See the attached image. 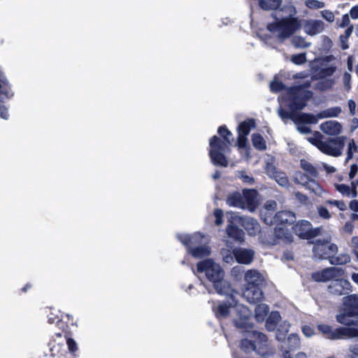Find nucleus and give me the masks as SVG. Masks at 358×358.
I'll list each match as a JSON object with an SVG mask.
<instances>
[{
  "label": "nucleus",
  "mask_w": 358,
  "mask_h": 358,
  "mask_svg": "<svg viewBox=\"0 0 358 358\" xmlns=\"http://www.w3.org/2000/svg\"><path fill=\"white\" fill-rule=\"evenodd\" d=\"M255 126L253 120H248L241 122L238 127V133L248 136L251 129Z\"/></svg>",
  "instance_id": "c85d7f7f"
},
{
  "label": "nucleus",
  "mask_w": 358,
  "mask_h": 358,
  "mask_svg": "<svg viewBox=\"0 0 358 358\" xmlns=\"http://www.w3.org/2000/svg\"><path fill=\"white\" fill-rule=\"evenodd\" d=\"M305 5L310 9H320L325 6V3L318 0H306Z\"/></svg>",
  "instance_id": "ea45409f"
},
{
  "label": "nucleus",
  "mask_w": 358,
  "mask_h": 358,
  "mask_svg": "<svg viewBox=\"0 0 358 358\" xmlns=\"http://www.w3.org/2000/svg\"><path fill=\"white\" fill-rule=\"evenodd\" d=\"M280 320V315L278 312H272L266 322V327L268 330L272 331L275 329L277 326L278 322Z\"/></svg>",
  "instance_id": "cd10ccee"
},
{
  "label": "nucleus",
  "mask_w": 358,
  "mask_h": 358,
  "mask_svg": "<svg viewBox=\"0 0 358 358\" xmlns=\"http://www.w3.org/2000/svg\"><path fill=\"white\" fill-rule=\"evenodd\" d=\"M350 17L355 20L358 18V6H354L350 11Z\"/></svg>",
  "instance_id": "338daca9"
},
{
  "label": "nucleus",
  "mask_w": 358,
  "mask_h": 358,
  "mask_svg": "<svg viewBox=\"0 0 358 358\" xmlns=\"http://www.w3.org/2000/svg\"><path fill=\"white\" fill-rule=\"evenodd\" d=\"M355 316L357 315H349L347 311L343 310V313L336 315V319L338 323L347 326L346 327H352L355 318L352 317Z\"/></svg>",
  "instance_id": "b1692460"
},
{
  "label": "nucleus",
  "mask_w": 358,
  "mask_h": 358,
  "mask_svg": "<svg viewBox=\"0 0 358 358\" xmlns=\"http://www.w3.org/2000/svg\"><path fill=\"white\" fill-rule=\"evenodd\" d=\"M350 24V20L348 14H345L342 16L341 22L338 24L340 27H349Z\"/></svg>",
  "instance_id": "4d7b16f0"
},
{
  "label": "nucleus",
  "mask_w": 358,
  "mask_h": 358,
  "mask_svg": "<svg viewBox=\"0 0 358 358\" xmlns=\"http://www.w3.org/2000/svg\"><path fill=\"white\" fill-rule=\"evenodd\" d=\"M227 217L229 222H240L244 229L250 236H255L260 231V225L258 222L252 217H242L236 213H227Z\"/></svg>",
  "instance_id": "9b49d317"
},
{
  "label": "nucleus",
  "mask_w": 358,
  "mask_h": 358,
  "mask_svg": "<svg viewBox=\"0 0 358 358\" xmlns=\"http://www.w3.org/2000/svg\"><path fill=\"white\" fill-rule=\"evenodd\" d=\"M317 329L326 338L331 340L353 338L358 336V329L353 328L343 327L333 329L328 324H318Z\"/></svg>",
  "instance_id": "9d476101"
},
{
  "label": "nucleus",
  "mask_w": 358,
  "mask_h": 358,
  "mask_svg": "<svg viewBox=\"0 0 358 358\" xmlns=\"http://www.w3.org/2000/svg\"><path fill=\"white\" fill-rule=\"evenodd\" d=\"M218 133L222 138L214 136L210 139L209 155L215 165L226 167L228 165L226 155L230 151L233 135L224 126L219 127Z\"/></svg>",
  "instance_id": "39448f33"
},
{
  "label": "nucleus",
  "mask_w": 358,
  "mask_h": 358,
  "mask_svg": "<svg viewBox=\"0 0 358 358\" xmlns=\"http://www.w3.org/2000/svg\"><path fill=\"white\" fill-rule=\"evenodd\" d=\"M350 80L351 76L349 73L345 72L343 74V81L344 84V87L348 91L350 89Z\"/></svg>",
  "instance_id": "5fc2aeb1"
},
{
  "label": "nucleus",
  "mask_w": 358,
  "mask_h": 358,
  "mask_svg": "<svg viewBox=\"0 0 358 358\" xmlns=\"http://www.w3.org/2000/svg\"><path fill=\"white\" fill-rule=\"evenodd\" d=\"M320 129L329 136H338L342 132L341 124L335 120H329L322 123Z\"/></svg>",
  "instance_id": "aec40b11"
},
{
  "label": "nucleus",
  "mask_w": 358,
  "mask_h": 358,
  "mask_svg": "<svg viewBox=\"0 0 358 358\" xmlns=\"http://www.w3.org/2000/svg\"><path fill=\"white\" fill-rule=\"evenodd\" d=\"M330 263L332 264L343 265L350 261V257L347 254H340L337 257L331 255L329 257Z\"/></svg>",
  "instance_id": "2f4dec72"
},
{
  "label": "nucleus",
  "mask_w": 358,
  "mask_h": 358,
  "mask_svg": "<svg viewBox=\"0 0 358 358\" xmlns=\"http://www.w3.org/2000/svg\"><path fill=\"white\" fill-rule=\"evenodd\" d=\"M303 334L306 337H311L315 334V330L313 327L305 325L302 328Z\"/></svg>",
  "instance_id": "6e6d98bb"
},
{
  "label": "nucleus",
  "mask_w": 358,
  "mask_h": 358,
  "mask_svg": "<svg viewBox=\"0 0 358 358\" xmlns=\"http://www.w3.org/2000/svg\"><path fill=\"white\" fill-rule=\"evenodd\" d=\"M261 217L265 224L272 225L275 224V216L273 215V212L262 211L261 212Z\"/></svg>",
  "instance_id": "58836bf2"
},
{
  "label": "nucleus",
  "mask_w": 358,
  "mask_h": 358,
  "mask_svg": "<svg viewBox=\"0 0 358 358\" xmlns=\"http://www.w3.org/2000/svg\"><path fill=\"white\" fill-rule=\"evenodd\" d=\"M310 85V81L306 80L302 85L285 90L279 98L278 115L285 122L292 120L298 124L297 130L301 134H308L310 129L300 123L316 124L320 119L337 117L341 113V108L336 106L325 109L317 115L296 113L295 111L303 109L312 96V92L307 90Z\"/></svg>",
  "instance_id": "f257e3e1"
},
{
  "label": "nucleus",
  "mask_w": 358,
  "mask_h": 358,
  "mask_svg": "<svg viewBox=\"0 0 358 358\" xmlns=\"http://www.w3.org/2000/svg\"><path fill=\"white\" fill-rule=\"evenodd\" d=\"M237 177L240 178L243 182L252 184L254 182V179L252 176L248 175L244 171H239L237 173Z\"/></svg>",
  "instance_id": "49530a36"
},
{
  "label": "nucleus",
  "mask_w": 358,
  "mask_h": 358,
  "mask_svg": "<svg viewBox=\"0 0 358 358\" xmlns=\"http://www.w3.org/2000/svg\"><path fill=\"white\" fill-rule=\"evenodd\" d=\"M234 255L237 262L250 264L253 260L254 252L252 250L239 248L234 250Z\"/></svg>",
  "instance_id": "412c9836"
},
{
  "label": "nucleus",
  "mask_w": 358,
  "mask_h": 358,
  "mask_svg": "<svg viewBox=\"0 0 358 358\" xmlns=\"http://www.w3.org/2000/svg\"><path fill=\"white\" fill-rule=\"evenodd\" d=\"M327 204L333 205L338 208L340 210L344 211L347 209V206L345 203L342 201H338V200H334V199H329L326 201Z\"/></svg>",
  "instance_id": "79ce46f5"
},
{
  "label": "nucleus",
  "mask_w": 358,
  "mask_h": 358,
  "mask_svg": "<svg viewBox=\"0 0 358 358\" xmlns=\"http://www.w3.org/2000/svg\"><path fill=\"white\" fill-rule=\"evenodd\" d=\"M214 215L215 217V224L217 226L221 225L223 223V220H222L223 213H222V211L220 209H216L214 212Z\"/></svg>",
  "instance_id": "864d4df0"
},
{
  "label": "nucleus",
  "mask_w": 358,
  "mask_h": 358,
  "mask_svg": "<svg viewBox=\"0 0 358 358\" xmlns=\"http://www.w3.org/2000/svg\"><path fill=\"white\" fill-rule=\"evenodd\" d=\"M347 138L341 136L324 139L319 131L307 137V141L315 145L322 153L338 157L342 155Z\"/></svg>",
  "instance_id": "423d86ee"
},
{
  "label": "nucleus",
  "mask_w": 358,
  "mask_h": 358,
  "mask_svg": "<svg viewBox=\"0 0 358 358\" xmlns=\"http://www.w3.org/2000/svg\"><path fill=\"white\" fill-rule=\"evenodd\" d=\"M282 10L287 13L288 16L275 19L267 25V29L281 41L293 35L302 25L304 32L311 36L321 34L325 29L324 22L320 20H306L301 24L300 20L294 17L296 10L290 2L283 5Z\"/></svg>",
  "instance_id": "7ed1b4c3"
},
{
  "label": "nucleus",
  "mask_w": 358,
  "mask_h": 358,
  "mask_svg": "<svg viewBox=\"0 0 358 358\" xmlns=\"http://www.w3.org/2000/svg\"><path fill=\"white\" fill-rule=\"evenodd\" d=\"M247 136H248L238 134L237 145L239 148H244L246 147L248 143Z\"/></svg>",
  "instance_id": "603ef678"
},
{
  "label": "nucleus",
  "mask_w": 358,
  "mask_h": 358,
  "mask_svg": "<svg viewBox=\"0 0 358 358\" xmlns=\"http://www.w3.org/2000/svg\"><path fill=\"white\" fill-rule=\"evenodd\" d=\"M348 108L350 115H354L355 114L356 103L353 100L350 99L348 101Z\"/></svg>",
  "instance_id": "e2e57ef3"
},
{
  "label": "nucleus",
  "mask_w": 358,
  "mask_h": 358,
  "mask_svg": "<svg viewBox=\"0 0 358 358\" xmlns=\"http://www.w3.org/2000/svg\"><path fill=\"white\" fill-rule=\"evenodd\" d=\"M290 324L287 322L284 321L279 328H278L276 331V338L278 341H284L285 338V335L289 330Z\"/></svg>",
  "instance_id": "72a5a7b5"
},
{
  "label": "nucleus",
  "mask_w": 358,
  "mask_h": 358,
  "mask_svg": "<svg viewBox=\"0 0 358 358\" xmlns=\"http://www.w3.org/2000/svg\"><path fill=\"white\" fill-rule=\"evenodd\" d=\"M336 69L333 66H329L322 70V73L323 76H331L335 72Z\"/></svg>",
  "instance_id": "052dcab7"
},
{
  "label": "nucleus",
  "mask_w": 358,
  "mask_h": 358,
  "mask_svg": "<svg viewBox=\"0 0 358 358\" xmlns=\"http://www.w3.org/2000/svg\"><path fill=\"white\" fill-rule=\"evenodd\" d=\"M243 192V207L242 209L253 211L258 205L257 192L255 189H245Z\"/></svg>",
  "instance_id": "a211bd4d"
},
{
  "label": "nucleus",
  "mask_w": 358,
  "mask_h": 358,
  "mask_svg": "<svg viewBox=\"0 0 358 358\" xmlns=\"http://www.w3.org/2000/svg\"><path fill=\"white\" fill-rule=\"evenodd\" d=\"M291 61L296 65L303 64L306 62V53L294 55L292 57Z\"/></svg>",
  "instance_id": "37998d69"
},
{
  "label": "nucleus",
  "mask_w": 358,
  "mask_h": 358,
  "mask_svg": "<svg viewBox=\"0 0 358 358\" xmlns=\"http://www.w3.org/2000/svg\"><path fill=\"white\" fill-rule=\"evenodd\" d=\"M295 234L300 238L308 239L315 237L322 234V228H312V224L307 220H301L298 222L294 227Z\"/></svg>",
  "instance_id": "ddd939ff"
},
{
  "label": "nucleus",
  "mask_w": 358,
  "mask_h": 358,
  "mask_svg": "<svg viewBox=\"0 0 358 358\" xmlns=\"http://www.w3.org/2000/svg\"><path fill=\"white\" fill-rule=\"evenodd\" d=\"M348 349L349 351L354 355V357L358 356V343L353 345H350Z\"/></svg>",
  "instance_id": "0e129e2a"
},
{
  "label": "nucleus",
  "mask_w": 358,
  "mask_h": 358,
  "mask_svg": "<svg viewBox=\"0 0 358 358\" xmlns=\"http://www.w3.org/2000/svg\"><path fill=\"white\" fill-rule=\"evenodd\" d=\"M269 308L266 304L261 303L255 308V317L257 321L262 322L267 316Z\"/></svg>",
  "instance_id": "bb28decb"
},
{
  "label": "nucleus",
  "mask_w": 358,
  "mask_h": 358,
  "mask_svg": "<svg viewBox=\"0 0 358 358\" xmlns=\"http://www.w3.org/2000/svg\"><path fill=\"white\" fill-rule=\"evenodd\" d=\"M243 192H235L228 195L227 203L229 206L242 208L243 207Z\"/></svg>",
  "instance_id": "4be33fe9"
},
{
  "label": "nucleus",
  "mask_w": 358,
  "mask_h": 358,
  "mask_svg": "<svg viewBox=\"0 0 358 358\" xmlns=\"http://www.w3.org/2000/svg\"><path fill=\"white\" fill-rule=\"evenodd\" d=\"M282 3V0H259V7L265 10H275Z\"/></svg>",
  "instance_id": "a878e982"
},
{
  "label": "nucleus",
  "mask_w": 358,
  "mask_h": 358,
  "mask_svg": "<svg viewBox=\"0 0 358 358\" xmlns=\"http://www.w3.org/2000/svg\"><path fill=\"white\" fill-rule=\"evenodd\" d=\"M350 208L355 211L358 212V201L357 200H352L350 202L349 204Z\"/></svg>",
  "instance_id": "774afa93"
},
{
  "label": "nucleus",
  "mask_w": 358,
  "mask_h": 358,
  "mask_svg": "<svg viewBox=\"0 0 358 358\" xmlns=\"http://www.w3.org/2000/svg\"><path fill=\"white\" fill-rule=\"evenodd\" d=\"M252 142L253 146L257 150H264L266 148V143L265 140L259 134H252Z\"/></svg>",
  "instance_id": "c756f323"
},
{
  "label": "nucleus",
  "mask_w": 358,
  "mask_h": 358,
  "mask_svg": "<svg viewBox=\"0 0 358 358\" xmlns=\"http://www.w3.org/2000/svg\"><path fill=\"white\" fill-rule=\"evenodd\" d=\"M321 16L327 22L331 23L335 20L334 14L329 10H324L320 12Z\"/></svg>",
  "instance_id": "de8ad7c7"
},
{
  "label": "nucleus",
  "mask_w": 358,
  "mask_h": 358,
  "mask_svg": "<svg viewBox=\"0 0 358 358\" xmlns=\"http://www.w3.org/2000/svg\"><path fill=\"white\" fill-rule=\"evenodd\" d=\"M288 347L291 350H295L299 348L301 342L300 338L296 334H291L287 338Z\"/></svg>",
  "instance_id": "f704fd0d"
},
{
  "label": "nucleus",
  "mask_w": 358,
  "mask_h": 358,
  "mask_svg": "<svg viewBox=\"0 0 358 358\" xmlns=\"http://www.w3.org/2000/svg\"><path fill=\"white\" fill-rule=\"evenodd\" d=\"M292 44L298 48H306L310 45V43L301 36H294L291 39Z\"/></svg>",
  "instance_id": "473e14b6"
},
{
  "label": "nucleus",
  "mask_w": 358,
  "mask_h": 358,
  "mask_svg": "<svg viewBox=\"0 0 358 358\" xmlns=\"http://www.w3.org/2000/svg\"><path fill=\"white\" fill-rule=\"evenodd\" d=\"M317 213L319 216L325 220H329L331 217V213L329 212V210L327 209V208L323 206H319L317 208Z\"/></svg>",
  "instance_id": "a18cd8bd"
},
{
  "label": "nucleus",
  "mask_w": 358,
  "mask_h": 358,
  "mask_svg": "<svg viewBox=\"0 0 358 358\" xmlns=\"http://www.w3.org/2000/svg\"><path fill=\"white\" fill-rule=\"evenodd\" d=\"M277 207V203L274 201H268L265 203L262 211L273 212Z\"/></svg>",
  "instance_id": "3c124183"
},
{
  "label": "nucleus",
  "mask_w": 358,
  "mask_h": 358,
  "mask_svg": "<svg viewBox=\"0 0 358 358\" xmlns=\"http://www.w3.org/2000/svg\"><path fill=\"white\" fill-rule=\"evenodd\" d=\"M66 344L70 352H75L78 350L77 343L71 338H66Z\"/></svg>",
  "instance_id": "8fccbe9b"
},
{
  "label": "nucleus",
  "mask_w": 358,
  "mask_h": 358,
  "mask_svg": "<svg viewBox=\"0 0 358 358\" xmlns=\"http://www.w3.org/2000/svg\"><path fill=\"white\" fill-rule=\"evenodd\" d=\"M352 31H353V26L350 25L347 28V29L345 31V35L341 36V40H343V38L348 39L350 37V36L352 34Z\"/></svg>",
  "instance_id": "69168bd1"
},
{
  "label": "nucleus",
  "mask_w": 358,
  "mask_h": 358,
  "mask_svg": "<svg viewBox=\"0 0 358 358\" xmlns=\"http://www.w3.org/2000/svg\"><path fill=\"white\" fill-rule=\"evenodd\" d=\"M335 187L336 190L343 196L351 198H356L358 195L357 190L352 189L349 185L345 184H337L335 185Z\"/></svg>",
  "instance_id": "393cba45"
},
{
  "label": "nucleus",
  "mask_w": 358,
  "mask_h": 358,
  "mask_svg": "<svg viewBox=\"0 0 358 358\" xmlns=\"http://www.w3.org/2000/svg\"><path fill=\"white\" fill-rule=\"evenodd\" d=\"M223 261L226 263H231L234 262V259L235 258L234 252H231L228 250H223L222 252Z\"/></svg>",
  "instance_id": "09e8293b"
},
{
  "label": "nucleus",
  "mask_w": 358,
  "mask_h": 358,
  "mask_svg": "<svg viewBox=\"0 0 358 358\" xmlns=\"http://www.w3.org/2000/svg\"><path fill=\"white\" fill-rule=\"evenodd\" d=\"M246 282L243 296L250 303L259 302L263 297L260 287L265 282L266 276L256 269H248L244 275Z\"/></svg>",
  "instance_id": "0eeeda50"
},
{
  "label": "nucleus",
  "mask_w": 358,
  "mask_h": 358,
  "mask_svg": "<svg viewBox=\"0 0 358 358\" xmlns=\"http://www.w3.org/2000/svg\"><path fill=\"white\" fill-rule=\"evenodd\" d=\"M295 196L301 203L304 204L307 203L308 199L305 194L297 192L295 193Z\"/></svg>",
  "instance_id": "13d9d810"
},
{
  "label": "nucleus",
  "mask_w": 358,
  "mask_h": 358,
  "mask_svg": "<svg viewBox=\"0 0 358 358\" xmlns=\"http://www.w3.org/2000/svg\"><path fill=\"white\" fill-rule=\"evenodd\" d=\"M62 346L59 344L53 345L50 347V351L51 352V355L55 357L56 356L60 351Z\"/></svg>",
  "instance_id": "bf43d9fd"
},
{
  "label": "nucleus",
  "mask_w": 358,
  "mask_h": 358,
  "mask_svg": "<svg viewBox=\"0 0 358 358\" xmlns=\"http://www.w3.org/2000/svg\"><path fill=\"white\" fill-rule=\"evenodd\" d=\"M283 84L281 82L277 80L276 78H274V80L270 84V90L272 92H277L283 90Z\"/></svg>",
  "instance_id": "c03bdc74"
},
{
  "label": "nucleus",
  "mask_w": 358,
  "mask_h": 358,
  "mask_svg": "<svg viewBox=\"0 0 358 358\" xmlns=\"http://www.w3.org/2000/svg\"><path fill=\"white\" fill-rule=\"evenodd\" d=\"M13 96V93L8 85L6 79L0 71V101L9 99ZM0 117L7 120L8 117V109L3 105L0 103Z\"/></svg>",
  "instance_id": "dca6fc26"
},
{
  "label": "nucleus",
  "mask_w": 358,
  "mask_h": 358,
  "mask_svg": "<svg viewBox=\"0 0 358 358\" xmlns=\"http://www.w3.org/2000/svg\"><path fill=\"white\" fill-rule=\"evenodd\" d=\"M177 238L194 257L200 259L210 255V249L207 245L208 240L200 233H195L191 236L178 234Z\"/></svg>",
  "instance_id": "6e6552de"
},
{
  "label": "nucleus",
  "mask_w": 358,
  "mask_h": 358,
  "mask_svg": "<svg viewBox=\"0 0 358 358\" xmlns=\"http://www.w3.org/2000/svg\"><path fill=\"white\" fill-rule=\"evenodd\" d=\"M294 181L306 187L307 189L318 196H322L324 192L322 188L313 180V178L310 177L307 173H303L301 171L295 173Z\"/></svg>",
  "instance_id": "4468645a"
},
{
  "label": "nucleus",
  "mask_w": 358,
  "mask_h": 358,
  "mask_svg": "<svg viewBox=\"0 0 358 358\" xmlns=\"http://www.w3.org/2000/svg\"><path fill=\"white\" fill-rule=\"evenodd\" d=\"M357 150V146L355 143L353 139L349 141L348 143V150H347V157L345 159V162H348L351 159H352L354 153Z\"/></svg>",
  "instance_id": "4c0bfd02"
},
{
  "label": "nucleus",
  "mask_w": 358,
  "mask_h": 358,
  "mask_svg": "<svg viewBox=\"0 0 358 358\" xmlns=\"http://www.w3.org/2000/svg\"><path fill=\"white\" fill-rule=\"evenodd\" d=\"M295 219L296 217L294 213L289 210H282L276 213L275 215V220L276 221L275 224H277V227L275 228L274 231L275 236L286 242L292 241V234L286 229L280 226L284 224H292L294 222Z\"/></svg>",
  "instance_id": "1a4fd4ad"
},
{
  "label": "nucleus",
  "mask_w": 358,
  "mask_h": 358,
  "mask_svg": "<svg viewBox=\"0 0 358 358\" xmlns=\"http://www.w3.org/2000/svg\"><path fill=\"white\" fill-rule=\"evenodd\" d=\"M237 224H240V222H229L227 232L229 237L234 238L236 241H241L243 239L244 234L241 229H238L236 226Z\"/></svg>",
  "instance_id": "5701e85b"
},
{
  "label": "nucleus",
  "mask_w": 358,
  "mask_h": 358,
  "mask_svg": "<svg viewBox=\"0 0 358 358\" xmlns=\"http://www.w3.org/2000/svg\"><path fill=\"white\" fill-rule=\"evenodd\" d=\"M343 310L349 315H358V294H350L343 298Z\"/></svg>",
  "instance_id": "6ab92c4d"
},
{
  "label": "nucleus",
  "mask_w": 358,
  "mask_h": 358,
  "mask_svg": "<svg viewBox=\"0 0 358 358\" xmlns=\"http://www.w3.org/2000/svg\"><path fill=\"white\" fill-rule=\"evenodd\" d=\"M343 273L344 271L341 268L330 267L321 271L313 273L312 278L317 282H326L341 278Z\"/></svg>",
  "instance_id": "2eb2a0df"
},
{
  "label": "nucleus",
  "mask_w": 358,
  "mask_h": 358,
  "mask_svg": "<svg viewBox=\"0 0 358 358\" xmlns=\"http://www.w3.org/2000/svg\"><path fill=\"white\" fill-rule=\"evenodd\" d=\"M273 178L282 187H287L289 186L288 178L286 173L283 172L278 171Z\"/></svg>",
  "instance_id": "c9c22d12"
},
{
  "label": "nucleus",
  "mask_w": 358,
  "mask_h": 358,
  "mask_svg": "<svg viewBox=\"0 0 358 358\" xmlns=\"http://www.w3.org/2000/svg\"><path fill=\"white\" fill-rule=\"evenodd\" d=\"M196 273H203L206 278L213 283L216 292L220 295H232L234 289L230 283L224 279V272L220 265L213 259L200 261L196 264Z\"/></svg>",
  "instance_id": "20e7f679"
},
{
  "label": "nucleus",
  "mask_w": 358,
  "mask_h": 358,
  "mask_svg": "<svg viewBox=\"0 0 358 358\" xmlns=\"http://www.w3.org/2000/svg\"><path fill=\"white\" fill-rule=\"evenodd\" d=\"M334 81L333 79L328 78L320 81L317 84V88L320 90H325L333 87Z\"/></svg>",
  "instance_id": "a19ab883"
},
{
  "label": "nucleus",
  "mask_w": 358,
  "mask_h": 358,
  "mask_svg": "<svg viewBox=\"0 0 358 358\" xmlns=\"http://www.w3.org/2000/svg\"><path fill=\"white\" fill-rule=\"evenodd\" d=\"M301 169L310 176L311 178H315L317 176V171L316 169L306 160H301L300 162Z\"/></svg>",
  "instance_id": "7c9ffc66"
},
{
  "label": "nucleus",
  "mask_w": 358,
  "mask_h": 358,
  "mask_svg": "<svg viewBox=\"0 0 358 358\" xmlns=\"http://www.w3.org/2000/svg\"><path fill=\"white\" fill-rule=\"evenodd\" d=\"M337 250V246L329 240H317L313 248V257L315 259H329Z\"/></svg>",
  "instance_id": "f8f14e48"
},
{
  "label": "nucleus",
  "mask_w": 358,
  "mask_h": 358,
  "mask_svg": "<svg viewBox=\"0 0 358 358\" xmlns=\"http://www.w3.org/2000/svg\"><path fill=\"white\" fill-rule=\"evenodd\" d=\"M265 171L266 174L271 178L278 172L275 169L273 159H269L266 162Z\"/></svg>",
  "instance_id": "e433bc0d"
},
{
  "label": "nucleus",
  "mask_w": 358,
  "mask_h": 358,
  "mask_svg": "<svg viewBox=\"0 0 358 358\" xmlns=\"http://www.w3.org/2000/svg\"><path fill=\"white\" fill-rule=\"evenodd\" d=\"M236 292L232 295H227L230 301L227 302H213L212 306L213 312L219 320L231 317V311L234 310L236 313V317L234 319L235 326L238 329L247 330L246 338L242 340L241 343V350L245 353L255 351L260 355L268 354V343L266 335L262 333L248 329L252 327L250 322L252 312L245 306L238 303L234 297Z\"/></svg>",
  "instance_id": "f03ea898"
},
{
  "label": "nucleus",
  "mask_w": 358,
  "mask_h": 358,
  "mask_svg": "<svg viewBox=\"0 0 358 358\" xmlns=\"http://www.w3.org/2000/svg\"><path fill=\"white\" fill-rule=\"evenodd\" d=\"M329 291L331 294L336 296L344 295L352 291L350 282L345 279H334L329 285Z\"/></svg>",
  "instance_id": "f3484780"
},
{
  "label": "nucleus",
  "mask_w": 358,
  "mask_h": 358,
  "mask_svg": "<svg viewBox=\"0 0 358 358\" xmlns=\"http://www.w3.org/2000/svg\"><path fill=\"white\" fill-rule=\"evenodd\" d=\"M358 172V166L356 164H352L350 166V171L349 172V178L352 179L357 175Z\"/></svg>",
  "instance_id": "680f3d73"
}]
</instances>
